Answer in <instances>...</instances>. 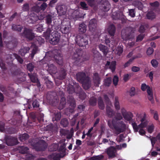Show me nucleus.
Returning <instances> with one entry per match:
<instances>
[{
	"label": "nucleus",
	"instance_id": "dca6fc26",
	"mask_svg": "<svg viewBox=\"0 0 160 160\" xmlns=\"http://www.w3.org/2000/svg\"><path fill=\"white\" fill-rule=\"evenodd\" d=\"M57 13L60 15H62L66 14L67 11L66 7L63 5H58L56 8Z\"/></svg>",
	"mask_w": 160,
	"mask_h": 160
},
{
	"label": "nucleus",
	"instance_id": "864d4df0",
	"mask_svg": "<svg viewBox=\"0 0 160 160\" xmlns=\"http://www.w3.org/2000/svg\"><path fill=\"white\" fill-rule=\"evenodd\" d=\"M55 120L56 121H58L60 120L61 117V114L60 112H58L56 113H55L54 115Z\"/></svg>",
	"mask_w": 160,
	"mask_h": 160
},
{
	"label": "nucleus",
	"instance_id": "bf43d9fd",
	"mask_svg": "<svg viewBox=\"0 0 160 160\" xmlns=\"http://www.w3.org/2000/svg\"><path fill=\"white\" fill-rule=\"evenodd\" d=\"M27 69L31 72L33 70L34 66L32 63H29L27 64Z\"/></svg>",
	"mask_w": 160,
	"mask_h": 160
},
{
	"label": "nucleus",
	"instance_id": "473e14b6",
	"mask_svg": "<svg viewBox=\"0 0 160 160\" xmlns=\"http://www.w3.org/2000/svg\"><path fill=\"white\" fill-rule=\"evenodd\" d=\"M66 103V98L64 97L62 98L60 100V104L58 106V109L60 110L63 109L65 107Z\"/></svg>",
	"mask_w": 160,
	"mask_h": 160
},
{
	"label": "nucleus",
	"instance_id": "20e7f679",
	"mask_svg": "<svg viewBox=\"0 0 160 160\" xmlns=\"http://www.w3.org/2000/svg\"><path fill=\"white\" fill-rule=\"evenodd\" d=\"M73 53L72 56V58L75 61V63H81L87 60V59L83 58L82 56L81 49L79 47L78 48H75L73 50Z\"/></svg>",
	"mask_w": 160,
	"mask_h": 160
},
{
	"label": "nucleus",
	"instance_id": "5701e85b",
	"mask_svg": "<svg viewBox=\"0 0 160 160\" xmlns=\"http://www.w3.org/2000/svg\"><path fill=\"white\" fill-rule=\"evenodd\" d=\"M50 62L47 63L48 70L53 73H55L57 72V68L53 63L50 64Z\"/></svg>",
	"mask_w": 160,
	"mask_h": 160
},
{
	"label": "nucleus",
	"instance_id": "393cba45",
	"mask_svg": "<svg viewBox=\"0 0 160 160\" xmlns=\"http://www.w3.org/2000/svg\"><path fill=\"white\" fill-rule=\"evenodd\" d=\"M100 50L102 51L104 55H106L108 52V49L107 47L103 45L100 44L99 46Z\"/></svg>",
	"mask_w": 160,
	"mask_h": 160
},
{
	"label": "nucleus",
	"instance_id": "774afa93",
	"mask_svg": "<svg viewBox=\"0 0 160 160\" xmlns=\"http://www.w3.org/2000/svg\"><path fill=\"white\" fill-rule=\"evenodd\" d=\"M118 81V78L116 76H115L113 79V84L115 86H116Z\"/></svg>",
	"mask_w": 160,
	"mask_h": 160
},
{
	"label": "nucleus",
	"instance_id": "6ab92c4d",
	"mask_svg": "<svg viewBox=\"0 0 160 160\" xmlns=\"http://www.w3.org/2000/svg\"><path fill=\"white\" fill-rule=\"evenodd\" d=\"M108 30L109 34L111 36H113L116 31V27L113 24H112L109 26Z\"/></svg>",
	"mask_w": 160,
	"mask_h": 160
},
{
	"label": "nucleus",
	"instance_id": "de8ad7c7",
	"mask_svg": "<svg viewBox=\"0 0 160 160\" xmlns=\"http://www.w3.org/2000/svg\"><path fill=\"white\" fill-rule=\"evenodd\" d=\"M123 51V48L120 46H118L116 48V53L118 56H120Z\"/></svg>",
	"mask_w": 160,
	"mask_h": 160
},
{
	"label": "nucleus",
	"instance_id": "c85d7f7f",
	"mask_svg": "<svg viewBox=\"0 0 160 160\" xmlns=\"http://www.w3.org/2000/svg\"><path fill=\"white\" fill-rule=\"evenodd\" d=\"M156 17L155 13L152 11H149L146 14L147 18L149 20H153Z\"/></svg>",
	"mask_w": 160,
	"mask_h": 160
},
{
	"label": "nucleus",
	"instance_id": "4468645a",
	"mask_svg": "<svg viewBox=\"0 0 160 160\" xmlns=\"http://www.w3.org/2000/svg\"><path fill=\"white\" fill-rule=\"evenodd\" d=\"M116 150L113 146H110L107 149V153L109 158H113L116 156L115 153Z\"/></svg>",
	"mask_w": 160,
	"mask_h": 160
},
{
	"label": "nucleus",
	"instance_id": "79ce46f5",
	"mask_svg": "<svg viewBox=\"0 0 160 160\" xmlns=\"http://www.w3.org/2000/svg\"><path fill=\"white\" fill-rule=\"evenodd\" d=\"M29 136L28 134L24 133L20 136L19 139L21 142H23L28 138Z\"/></svg>",
	"mask_w": 160,
	"mask_h": 160
},
{
	"label": "nucleus",
	"instance_id": "3c124183",
	"mask_svg": "<svg viewBox=\"0 0 160 160\" xmlns=\"http://www.w3.org/2000/svg\"><path fill=\"white\" fill-rule=\"evenodd\" d=\"M135 12L134 9H128V14L131 17L133 18L135 17Z\"/></svg>",
	"mask_w": 160,
	"mask_h": 160
},
{
	"label": "nucleus",
	"instance_id": "c9c22d12",
	"mask_svg": "<svg viewBox=\"0 0 160 160\" xmlns=\"http://www.w3.org/2000/svg\"><path fill=\"white\" fill-rule=\"evenodd\" d=\"M87 26L84 23H82L79 24V31L81 32H85L86 31Z\"/></svg>",
	"mask_w": 160,
	"mask_h": 160
},
{
	"label": "nucleus",
	"instance_id": "aec40b11",
	"mask_svg": "<svg viewBox=\"0 0 160 160\" xmlns=\"http://www.w3.org/2000/svg\"><path fill=\"white\" fill-rule=\"evenodd\" d=\"M29 18L31 21V22L32 23H34L39 19V17L36 14L34 13H31L30 15Z\"/></svg>",
	"mask_w": 160,
	"mask_h": 160
},
{
	"label": "nucleus",
	"instance_id": "c03bdc74",
	"mask_svg": "<svg viewBox=\"0 0 160 160\" xmlns=\"http://www.w3.org/2000/svg\"><path fill=\"white\" fill-rule=\"evenodd\" d=\"M116 61H113L111 62L109 68L111 70L112 72H114L116 69Z\"/></svg>",
	"mask_w": 160,
	"mask_h": 160
},
{
	"label": "nucleus",
	"instance_id": "f704fd0d",
	"mask_svg": "<svg viewBox=\"0 0 160 160\" xmlns=\"http://www.w3.org/2000/svg\"><path fill=\"white\" fill-rule=\"evenodd\" d=\"M29 49V48L27 47L22 48L19 51V53L22 56H24L26 53L28 52Z\"/></svg>",
	"mask_w": 160,
	"mask_h": 160
},
{
	"label": "nucleus",
	"instance_id": "37998d69",
	"mask_svg": "<svg viewBox=\"0 0 160 160\" xmlns=\"http://www.w3.org/2000/svg\"><path fill=\"white\" fill-rule=\"evenodd\" d=\"M60 123L63 127H66L68 125L69 122L67 119L66 118H64L61 119Z\"/></svg>",
	"mask_w": 160,
	"mask_h": 160
},
{
	"label": "nucleus",
	"instance_id": "bb28decb",
	"mask_svg": "<svg viewBox=\"0 0 160 160\" xmlns=\"http://www.w3.org/2000/svg\"><path fill=\"white\" fill-rule=\"evenodd\" d=\"M23 28V27L19 25L13 24L12 26V30L18 32H21Z\"/></svg>",
	"mask_w": 160,
	"mask_h": 160
},
{
	"label": "nucleus",
	"instance_id": "423d86ee",
	"mask_svg": "<svg viewBox=\"0 0 160 160\" xmlns=\"http://www.w3.org/2000/svg\"><path fill=\"white\" fill-rule=\"evenodd\" d=\"M56 30H54L53 31L51 35L49 37H46V38H49V42L52 45L57 44L59 41L60 38L61 37L60 34Z\"/></svg>",
	"mask_w": 160,
	"mask_h": 160
},
{
	"label": "nucleus",
	"instance_id": "5fc2aeb1",
	"mask_svg": "<svg viewBox=\"0 0 160 160\" xmlns=\"http://www.w3.org/2000/svg\"><path fill=\"white\" fill-rule=\"evenodd\" d=\"M32 11L37 13H38L41 11L39 6L38 5H36L33 7L32 8Z\"/></svg>",
	"mask_w": 160,
	"mask_h": 160
},
{
	"label": "nucleus",
	"instance_id": "4be33fe9",
	"mask_svg": "<svg viewBox=\"0 0 160 160\" xmlns=\"http://www.w3.org/2000/svg\"><path fill=\"white\" fill-rule=\"evenodd\" d=\"M67 73L66 70L63 68H61L59 71V78L62 80L65 78Z\"/></svg>",
	"mask_w": 160,
	"mask_h": 160
},
{
	"label": "nucleus",
	"instance_id": "603ef678",
	"mask_svg": "<svg viewBox=\"0 0 160 160\" xmlns=\"http://www.w3.org/2000/svg\"><path fill=\"white\" fill-rule=\"evenodd\" d=\"M105 43L108 45L110 47H111L110 44L114 46L115 44V42L114 41H110L109 39L106 38L105 41Z\"/></svg>",
	"mask_w": 160,
	"mask_h": 160
},
{
	"label": "nucleus",
	"instance_id": "69168bd1",
	"mask_svg": "<svg viewBox=\"0 0 160 160\" xmlns=\"http://www.w3.org/2000/svg\"><path fill=\"white\" fill-rule=\"evenodd\" d=\"M144 35L143 34H140L138 35L136 39V42H139L141 41L144 38Z\"/></svg>",
	"mask_w": 160,
	"mask_h": 160
},
{
	"label": "nucleus",
	"instance_id": "0e129e2a",
	"mask_svg": "<svg viewBox=\"0 0 160 160\" xmlns=\"http://www.w3.org/2000/svg\"><path fill=\"white\" fill-rule=\"evenodd\" d=\"M48 6L47 3L45 2H43L40 7L41 10L44 11L47 8Z\"/></svg>",
	"mask_w": 160,
	"mask_h": 160
},
{
	"label": "nucleus",
	"instance_id": "cd10ccee",
	"mask_svg": "<svg viewBox=\"0 0 160 160\" xmlns=\"http://www.w3.org/2000/svg\"><path fill=\"white\" fill-rule=\"evenodd\" d=\"M32 105L33 108L37 109L38 111L40 112L42 111V109L39 108V102L37 100H35L33 101Z\"/></svg>",
	"mask_w": 160,
	"mask_h": 160
},
{
	"label": "nucleus",
	"instance_id": "f3484780",
	"mask_svg": "<svg viewBox=\"0 0 160 160\" xmlns=\"http://www.w3.org/2000/svg\"><path fill=\"white\" fill-rule=\"evenodd\" d=\"M92 79L95 85L96 86H98L100 83L101 78L98 73L95 72L93 74Z\"/></svg>",
	"mask_w": 160,
	"mask_h": 160
},
{
	"label": "nucleus",
	"instance_id": "412c9836",
	"mask_svg": "<svg viewBox=\"0 0 160 160\" xmlns=\"http://www.w3.org/2000/svg\"><path fill=\"white\" fill-rule=\"evenodd\" d=\"M106 110L107 114L109 118H111L114 115L115 112L114 111L110 106H107Z\"/></svg>",
	"mask_w": 160,
	"mask_h": 160
},
{
	"label": "nucleus",
	"instance_id": "a211bd4d",
	"mask_svg": "<svg viewBox=\"0 0 160 160\" xmlns=\"http://www.w3.org/2000/svg\"><path fill=\"white\" fill-rule=\"evenodd\" d=\"M56 52V51H53V53L54 54V55L52 56V57L57 63L59 64H61L62 62L61 55L60 53H57V54H55V53Z\"/></svg>",
	"mask_w": 160,
	"mask_h": 160
},
{
	"label": "nucleus",
	"instance_id": "338daca9",
	"mask_svg": "<svg viewBox=\"0 0 160 160\" xmlns=\"http://www.w3.org/2000/svg\"><path fill=\"white\" fill-rule=\"evenodd\" d=\"M80 5L83 9L84 10H87L88 9V7L85 2H81L80 3Z\"/></svg>",
	"mask_w": 160,
	"mask_h": 160
},
{
	"label": "nucleus",
	"instance_id": "49530a36",
	"mask_svg": "<svg viewBox=\"0 0 160 160\" xmlns=\"http://www.w3.org/2000/svg\"><path fill=\"white\" fill-rule=\"evenodd\" d=\"M114 105L116 109L117 110H118L120 109V106L119 105V103L118 101V97H115V101Z\"/></svg>",
	"mask_w": 160,
	"mask_h": 160
},
{
	"label": "nucleus",
	"instance_id": "2f4dec72",
	"mask_svg": "<svg viewBox=\"0 0 160 160\" xmlns=\"http://www.w3.org/2000/svg\"><path fill=\"white\" fill-rule=\"evenodd\" d=\"M31 46H32V48H33V49L32 53L31 54V57L32 58L34 57L35 54L37 53V52L38 49V47L34 43H32Z\"/></svg>",
	"mask_w": 160,
	"mask_h": 160
},
{
	"label": "nucleus",
	"instance_id": "0eeeda50",
	"mask_svg": "<svg viewBox=\"0 0 160 160\" xmlns=\"http://www.w3.org/2000/svg\"><path fill=\"white\" fill-rule=\"evenodd\" d=\"M32 146L33 148L37 151H43L47 148V144L44 140H41L33 144Z\"/></svg>",
	"mask_w": 160,
	"mask_h": 160
},
{
	"label": "nucleus",
	"instance_id": "39448f33",
	"mask_svg": "<svg viewBox=\"0 0 160 160\" xmlns=\"http://www.w3.org/2000/svg\"><path fill=\"white\" fill-rule=\"evenodd\" d=\"M134 29L131 27H127L121 32V37L124 40H128L133 38Z\"/></svg>",
	"mask_w": 160,
	"mask_h": 160
},
{
	"label": "nucleus",
	"instance_id": "ddd939ff",
	"mask_svg": "<svg viewBox=\"0 0 160 160\" xmlns=\"http://www.w3.org/2000/svg\"><path fill=\"white\" fill-rule=\"evenodd\" d=\"M97 25V21L96 19L93 18L91 19L89 22L88 27L89 30L92 32H94L96 30Z\"/></svg>",
	"mask_w": 160,
	"mask_h": 160
},
{
	"label": "nucleus",
	"instance_id": "052dcab7",
	"mask_svg": "<svg viewBox=\"0 0 160 160\" xmlns=\"http://www.w3.org/2000/svg\"><path fill=\"white\" fill-rule=\"evenodd\" d=\"M148 123V122L147 121H145V122H141V124L139 125V127L141 128L146 127L147 126Z\"/></svg>",
	"mask_w": 160,
	"mask_h": 160
},
{
	"label": "nucleus",
	"instance_id": "1a4fd4ad",
	"mask_svg": "<svg viewBox=\"0 0 160 160\" xmlns=\"http://www.w3.org/2000/svg\"><path fill=\"white\" fill-rule=\"evenodd\" d=\"M112 17L113 19L121 20L122 23H126L127 20L122 12L118 11L113 12Z\"/></svg>",
	"mask_w": 160,
	"mask_h": 160
},
{
	"label": "nucleus",
	"instance_id": "9b49d317",
	"mask_svg": "<svg viewBox=\"0 0 160 160\" xmlns=\"http://www.w3.org/2000/svg\"><path fill=\"white\" fill-rule=\"evenodd\" d=\"M6 144L9 146L17 145L18 142L17 138L11 136H6L5 138Z\"/></svg>",
	"mask_w": 160,
	"mask_h": 160
},
{
	"label": "nucleus",
	"instance_id": "b1692460",
	"mask_svg": "<svg viewBox=\"0 0 160 160\" xmlns=\"http://www.w3.org/2000/svg\"><path fill=\"white\" fill-rule=\"evenodd\" d=\"M60 154L56 153H52L48 156V158L50 160H60Z\"/></svg>",
	"mask_w": 160,
	"mask_h": 160
},
{
	"label": "nucleus",
	"instance_id": "6e6d98bb",
	"mask_svg": "<svg viewBox=\"0 0 160 160\" xmlns=\"http://www.w3.org/2000/svg\"><path fill=\"white\" fill-rule=\"evenodd\" d=\"M151 63L152 66L154 68H157L158 65V61L155 59H153L151 60Z\"/></svg>",
	"mask_w": 160,
	"mask_h": 160
},
{
	"label": "nucleus",
	"instance_id": "13d9d810",
	"mask_svg": "<svg viewBox=\"0 0 160 160\" xmlns=\"http://www.w3.org/2000/svg\"><path fill=\"white\" fill-rule=\"evenodd\" d=\"M129 94L131 96H133L136 94L135 88L134 87H132L129 91Z\"/></svg>",
	"mask_w": 160,
	"mask_h": 160
},
{
	"label": "nucleus",
	"instance_id": "e433bc0d",
	"mask_svg": "<svg viewBox=\"0 0 160 160\" xmlns=\"http://www.w3.org/2000/svg\"><path fill=\"white\" fill-rule=\"evenodd\" d=\"M19 152L22 154L27 153L28 151L29 148L27 147H21L18 148Z\"/></svg>",
	"mask_w": 160,
	"mask_h": 160
},
{
	"label": "nucleus",
	"instance_id": "4c0bfd02",
	"mask_svg": "<svg viewBox=\"0 0 160 160\" xmlns=\"http://www.w3.org/2000/svg\"><path fill=\"white\" fill-rule=\"evenodd\" d=\"M89 102L91 106H95L97 104V99L94 97H92L89 99Z\"/></svg>",
	"mask_w": 160,
	"mask_h": 160
},
{
	"label": "nucleus",
	"instance_id": "ea45409f",
	"mask_svg": "<svg viewBox=\"0 0 160 160\" xmlns=\"http://www.w3.org/2000/svg\"><path fill=\"white\" fill-rule=\"evenodd\" d=\"M150 112L151 114L153 115V118L156 120H158L159 119V116L158 112L154 110L151 109H150Z\"/></svg>",
	"mask_w": 160,
	"mask_h": 160
},
{
	"label": "nucleus",
	"instance_id": "58836bf2",
	"mask_svg": "<svg viewBox=\"0 0 160 160\" xmlns=\"http://www.w3.org/2000/svg\"><path fill=\"white\" fill-rule=\"evenodd\" d=\"M98 104L99 108L102 110L104 109L105 106L103 103V100L101 97L98 99Z\"/></svg>",
	"mask_w": 160,
	"mask_h": 160
},
{
	"label": "nucleus",
	"instance_id": "c756f323",
	"mask_svg": "<svg viewBox=\"0 0 160 160\" xmlns=\"http://www.w3.org/2000/svg\"><path fill=\"white\" fill-rule=\"evenodd\" d=\"M122 117L120 113H118L114 117L112 118L111 123L114 122H117L120 121L122 119Z\"/></svg>",
	"mask_w": 160,
	"mask_h": 160
},
{
	"label": "nucleus",
	"instance_id": "8fccbe9b",
	"mask_svg": "<svg viewBox=\"0 0 160 160\" xmlns=\"http://www.w3.org/2000/svg\"><path fill=\"white\" fill-rule=\"evenodd\" d=\"M14 56L20 63L22 64L23 62V59L18 55L17 54H14Z\"/></svg>",
	"mask_w": 160,
	"mask_h": 160
},
{
	"label": "nucleus",
	"instance_id": "7ed1b4c3",
	"mask_svg": "<svg viewBox=\"0 0 160 160\" xmlns=\"http://www.w3.org/2000/svg\"><path fill=\"white\" fill-rule=\"evenodd\" d=\"M52 18V16L50 14L47 15L45 18L46 22L48 25V28L46 31L44 33V35L46 37H50V33L53 30H57L59 28L58 26L55 24H51Z\"/></svg>",
	"mask_w": 160,
	"mask_h": 160
},
{
	"label": "nucleus",
	"instance_id": "f257e3e1",
	"mask_svg": "<svg viewBox=\"0 0 160 160\" xmlns=\"http://www.w3.org/2000/svg\"><path fill=\"white\" fill-rule=\"evenodd\" d=\"M108 124L110 128L115 130L117 134L124 132L126 129V125L122 121L111 123L109 120Z\"/></svg>",
	"mask_w": 160,
	"mask_h": 160
},
{
	"label": "nucleus",
	"instance_id": "680f3d73",
	"mask_svg": "<svg viewBox=\"0 0 160 160\" xmlns=\"http://www.w3.org/2000/svg\"><path fill=\"white\" fill-rule=\"evenodd\" d=\"M146 30V29L145 28V27H144V25H141L139 28L138 32L141 33H143Z\"/></svg>",
	"mask_w": 160,
	"mask_h": 160
},
{
	"label": "nucleus",
	"instance_id": "f8f14e48",
	"mask_svg": "<svg viewBox=\"0 0 160 160\" xmlns=\"http://www.w3.org/2000/svg\"><path fill=\"white\" fill-rule=\"evenodd\" d=\"M73 85H70L68 87V91L70 94H72L74 92L78 93L81 90V88L78 83L75 82L73 83Z\"/></svg>",
	"mask_w": 160,
	"mask_h": 160
},
{
	"label": "nucleus",
	"instance_id": "09e8293b",
	"mask_svg": "<svg viewBox=\"0 0 160 160\" xmlns=\"http://www.w3.org/2000/svg\"><path fill=\"white\" fill-rule=\"evenodd\" d=\"M135 58V57H132V58L129 59L126 63L124 64V68H126L129 66L132 62L133 61Z\"/></svg>",
	"mask_w": 160,
	"mask_h": 160
},
{
	"label": "nucleus",
	"instance_id": "2eb2a0df",
	"mask_svg": "<svg viewBox=\"0 0 160 160\" xmlns=\"http://www.w3.org/2000/svg\"><path fill=\"white\" fill-rule=\"evenodd\" d=\"M102 9L104 12L108 11L110 8V4L108 0H102L101 1Z\"/></svg>",
	"mask_w": 160,
	"mask_h": 160
},
{
	"label": "nucleus",
	"instance_id": "9d476101",
	"mask_svg": "<svg viewBox=\"0 0 160 160\" xmlns=\"http://www.w3.org/2000/svg\"><path fill=\"white\" fill-rule=\"evenodd\" d=\"M21 36L26 38L29 40H32L34 38L35 35L32 30L25 28L23 32L20 34Z\"/></svg>",
	"mask_w": 160,
	"mask_h": 160
},
{
	"label": "nucleus",
	"instance_id": "a878e982",
	"mask_svg": "<svg viewBox=\"0 0 160 160\" xmlns=\"http://www.w3.org/2000/svg\"><path fill=\"white\" fill-rule=\"evenodd\" d=\"M67 101L70 105L73 107L76 106L75 100L74 98L72 96H68L67 97Z\"/></svg>",
	"mask_w": 160,
	"mask_h": 160
},
{
	"label": "nucleus",
	"instance_id": "e2e57ef3",
	"mask_svg": "<svg viewBox=\"0 0 160 160\" xmlns=\"http://www.w3.org/2000/svg\"><path fill=\"white\" fill-rule=\"evenodd\" d=\"M22 9L24 11H28L29 10V5L28 3H25L23 5Z\"/></svg>",
	"mask_w": 160,
	"mask_h": 160
},
{
	"label": "nucleus",
	"instance_id": "72a5a7b5",
	"mask_svg": "<svg viewBox=\"0 0 160 160\" xmlns=\"http://www.w3.org/2000/svg\"><path fill=\"white\" fill-rule=\"evenodd\" d=\"M60 30L62 33L65 34H68L70 32L69 28L66 26H62Z\"/></svg>",
	"mask_w": 160,
	"mask_h": 160
},
{
	"label": "nucleus",
	"instance_id": "a18cd8bd",
	"mask_svg": "<svg viewBox=\"0 0 160 160\" xmlns=\"http://www.w3.org/2000/svg\"><path fill=\"white\" fill-rule=\"evenodd\" d=\"M103 158V156L100 155L92 157L89 158V160H102Z\"/></svg>",
	"mask_w": 160,
	"mask_h": 160
},
{
	"label": "nucleus",
	"instance_id": "4d7b16f0",
	"mask_svg": "<svg viewBox=\"0 0 160 160\" xmlns=\"http://www.w3.org/2000/svg\"><path fill=\"white\" fill-rule=\"evenodd\" d=\"M132 125L135 132H138V131L139 128H141L139 127V125H137L136 122L132 123Z\"/></svg>",
	"mask_w": 160,
	"mask_h": 160
},
{
	"label": "nucleus",
	"instance_id": "f03ea898",
	"mask_svg": "<svg viewBox=\"0 0 160 160\" xmlns=\"http://www.w3.org/2000/svg\"><path fill=\"white\" fill-rule=\"evenodd\" d=\"M76 78L78 81L82 83L84 89H88L91 86V81L90 78L86 76V73L83 72H79L76 74Z\"/></svg>",
	"mask_w": 160,
	"mask_h": 160
},
{
	"label": "nucleus",
	"instance_id": "6e6552de",
	"mask_svg": "<svg viewBox=\"0 0 160 160\" xmlns=\"http://www.w3.org/2000/svg\"><path fill=\"white\" fill-rule=\"evenodd\" d=\"M88 39L85 35L78 36L76 42L78 45L80 47L86 46L88 44Z\"/></svg>",
	"mask_w": 160,
	"mask_h": 160
},
{
	"label": "nucleus",
	"instance_id": "a19ab883",
	"mask_svg": "<svg viewBox=\"0 0 160 160\" xmlns=\"http://www.w3.org/2000/svg\"><path fill=\"white\" fill-rule=\"evenodd\" d=\"M112 79L111 77H108L105 79L104 85L106 86L109 87L112 83Z\"/></svg>",
	"mask_w": 160,
	"mask_h": 160
},
{
	"label": "nucleus",
	"instance_id": "7c9ffc66",
	"mask_svg": "<svg viewBox=\"0 0 160 160\" xmlns=\"http://www.w3.org/2000/svg\"><path fill=\"white\" fill-rule=\"evenodd\" d=\"M123 116L125 120L127 121H129L132 119L133 115L131 112H128Z\"/></svg>",
	"mask_w": 160,
	"mask_h": 160
}]
</instances>
